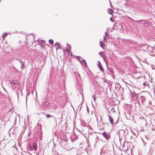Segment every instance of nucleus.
<instances>
[{"label": "nucleus", "mask_w": 155, "mask_h": 155, "mask_svg": "<svg viewBox=\"0 0 155 155\" xmlns=\"http://www.w3.org/2000/svg\"><path fill=\"white\" fill-rule=\"evenodd\" d=\"M52 88L48 84L44 89V94L46 99H48L52 97L53 95L52 91Z\"/></svg>", "instance_id": "obj_1"}, {"label": "nucleus", "mask_w": 155, "mask_h": 155, "mask_svg": "<svg viewBox=\"0 0 155 155\" xmlns=\"http://www.w3.org/2000/svg\"><path fill=\"white\" fill-rule=\"evenodd\" d=\"M130 19L134 22H137L141 27H144L147 28L149 26V22L147 20L142 19L140 20H134L131 18Z\"/></svg>", "instance_id": "obj_2"}, {"label": "nucleus", "mask_w": 155, "mask_h": 155, "mask_svg": "<svg viewBox=\"0 0 155 155\" xmlns=\"http://www.w3.org/2000/svg\"><path fill=\"white\" fill-rule=\"evenodd\" d=\"M103 136L104 137V138L107 140H108L110 139V135L109 133H107L106 132H104L102 133Z\"/></svg>", "instance_id": "obj_3"}, {"label": "nucleus", "mask_w": 155, "mask_h": 155, "mask_svg": "<svg viewBox=\"0 0 155 155\" xmlns=\"http://www.w3.org/2000/svg\"><path fill=\"white\" fill-rule=\"evenodd\" d=\"M47 118L48 119L50 118H51V120L54 122H56V118L54 116H51L49 114H47L46 115Z\"/></svg>", "instance_id": "obj_4"}, {"label": "nucleus", "mask_w": 155, "mask_h": 155, "mask_svg": "<svg viewBox=\"0 0 155 155\" xmlns=\"http://www.w3.org/2000/svg\"><path fill=\"white\" fill-rule=\"evenodd\" d=\"M37 130H38V134L37 136L38 137H40L39 139L40 140H41L42 136V130L41 129H39V130L37 129Z\"/></svg>", "instance_id": "obj_5"}, {"label": "nucleus", "mask_w": 155, "mask_h": 155, "mask_svg": "<svg viewBox=\"0 0 155 155\" xmlns=\"http://www.w3.org/2000/svg\"><path fill=\"white\" fill-rule=\"evenodd\" d=\"M130 91L131 93V97L133 98L135 97L136 99H137V94L135 93V92H132L130 90Z\"/></svg>", "instance_id": "obj_6"}, {"label": "nucleus", "mask_w": 155, "mask_h": 155, "mask_svg": "<svg viewBox=\"0 0 155 155\" xmlns=\"http://www.w3.org/2000/svg\"><path fill=\"white\" fill-rule=\"evenodd\" d=\"M98 67L100 70L102 72H104V70L103 69V68L102 65L101 64L100 62L99 61H98Z\"/></svg>", "instance_id": "obj_7"}, {"label": "nucleus", "mask_w": 155, "mask_h": 155, "mask_svg": "<svg viewBox=\"0 0 155 155\" xmlns=\"http://www.w3.org/2000/svg\"><path fill=\"white\" fill-rule=\"evenodd\" d=\"M108 116L110 122L111 124L112 125V126L114 127V123L113 119V118L110 116L109 115H108Z\"/></svg>", "instance_id": "obj_8"}, {"label": "nucleus", "mask_w": 155, "mask_h": 155, "mask_svg": "<svg viewBox=\"0 0 155 155\" xmlns=\"http://www.w3.org/2000/svg\"><path fill=\"white\" fill-rule=\"evenodd\" d=\"M10 83L11 85H17L18 84V81L16 80H12L11 81Z\"/></svg>", "instance_id": "obj_9"}, {"label": "nucleus", "mask_w": 155, "mask_h": 155, "mask_svg": "<svg viewBox=\"0 0 155 155\" xmlns=\"http://www.w3.org/2000/svg\"><path fill=\"white\" fill-rule=\"evenodd\" d=\"M140 99L141 101V102L142 103V104H143L144 102L146 99L145 97L142 95H140Z\"/></svg>", "instance_id": "obj_10"}, {"label": "nucleus", "mask_w": 155, "mask_h": 155, "mask_svg": "<svg viewBox=\"0 0 155 155\" xmlns=\"http://www.w3.org/2000/svg\"><path fill=\"white\" fill-rule=\"evenodd\" d=\"M54 45L55 46H58V48H56V49H61V45L60 44L58 43V42H56L55 45Z\"/></svg>", "instance_id": "obj_11"}, {"label": "nucleus", "mask_w": 155, "mask_h": 155, "mask_svg": "<svg viewBox=\"0 0 155 155\" xmlns=\"http://www.w3.org/2000/svg\"><path fill=\"white\" fill-rule=\"evenodd\" d=\"M100 47L103 49H104V44L102 41L100 42Z\"/></svg>", "instance_id": "obj_12"}, {"label": "nucleus", "mask_w": 155, "mask_h": 155, "mask_svg": "<svg viewBox=\"0 0 155 155\" xmlns=\"http://www.w3.org/2000/svg\"><path fill=\"white\" fill-rule=\"evenodd\" d=\"M49 105V103L48 102H43L42 104V106L43 107H46L48 106Z\"/></svg>", "instance_id": "obj_13"}, {"label": "nucleus", "mask_w": 155, "mask_h": 155, "mask_svg": "<svg viewBox=\"0 0 155 155\" xmlns=\"http://www.w3.org/2000/svg\"><path fill=\"white\" fill-rule=\"evenodd\" d=\"M120 87V85L119 84H117V85H116V86H115L116 89V90H119L120 89V87Z\"/></svg>", "instance_id": "obj_14"}, {"label": "nucleus", "mask_w": 155, "mask_h": 155, "mask_svg": "<svg viewBox=\"0 0 155 155\" xmlns=\"http://www.w3.org/2000/svg\"><path fill=\"white\" fill-rule=\"evenodd\" d=\"M33 148L35 151L37 149V146L35 143H34L33 144Z\"/></svg>", "instance_id": "obj_15"}, {"label": "nucleus", "mask_w": 155, "mask_h": 155, "mask_svg": "<svg viewBox=\"0 0 155 155\" xmlns=\"http://www.w3.org/2000/svg\"><path fill=\"white\" fill-rule=\"evenodd\" d=\"M108 12L109 14L111 15L113 13V11L111 9L109 8L108 9Z\"/></svg>", "instance_id": "obj_16"}, {"label": "nucleus", "mask_w": 155, "mask_h": 155, "mask_svg": "<svg viewBox=\"0 0 155 155\" xmlns=\"http://www.w3.org/2000/svg\"><path fill=\"white\" fill-rule=\"evenodd\" d=\"M48 42L51 45H53L54 44V41L52 39H49Z\"/></svg>", "instance_id": "obj_17"}, {"label": "nucleus", "mask_w": 155, "mask_h": 155, "mask_svg": "<svg viewBox=\"0 0 155 155\" xmlns=\"http://www.w3.org/2000/svg\"><path fill=\"white\" fill-rule=\"evenodd\" d=\"M77 59L80 61L81 62V63H82V61H81V59H82L81 58V57L79 56H77Z\"/></svg>", "instance_id": "obj_18"}, {"label": "nucleus", "mask_w": 155, "mask_h": 155, "mask_svg": "<svg viewBox=\"0 0 155 155\" xmlns=\"http://www.w3.org/2000/svg\"><path fill=\"white\" fill-rule=\"evenodd\" d=\"M96 95L95 94H94L93 96V98L94 100V102H95L96 101Z\"/></svg>", "instance_id": "obj_19"}, {"label": "nucleus", "mask_w": 155, "mask_h": 155, "mask_svg": "<svg viewBox=\"0 0 155 155\" xmlns=\"http://www.w3.org/2000/svg\"><path fill=\"white\" fill-rule=\"evenodd\" d=\"M24 65H25V63H24V61H23L21 63V68L22 69L23 68V67H24Z\"/></svg>", "instance_id": "obj_20"}, {"label": "nucleus", "mask_w": 155, "mask_h": 155, "mask_svg": "<svg viewBox=\"0 0 155 155\" xmlns=\"http://www.w3.org/2000/svg\"><path fill=\"white\" fill-rule=\"evenodd\" d=\"M7 35V34L6 32L4 33L2 35V37L3 38H4Z\"/></svg>", "instance_id": "obj_21"}, {"label": "nucleus", "mask_w": 155, "mask_h": 155, "mask_svg": "<svg viewBox=\"0 0 155 155\" xmlns=\"http://www.w3.org/2000/svg\"><path fill=\"white\" fill-rule=\"evenodd\" d=\"M152 51H151V53H153V51L154 50H155V45H154V47L152 48ZM154 55L155 56V54Z\"/></svg>", "instance_id": "obj_22"}, {"label": "nucleus", "mask_w": 155, "mask_h": 155, "mask_svg": "<svg viewBox=\"0 0 155 155\" xmlns=\"http://www.w3.org/2000/svg\"><path fill=\"white\" fill-rule=\"evenodd\" d=\"M103 38H104V40H103L105 42H106L107 41V39L106 38V37L104 36Z\"/></svg>", "instance_id": "obj_23"}, {"label": "nucleus", "mask_w": 155, "mask_h": 155, "mask_svg": "<svg viewBox=\"0 0 155 155\" xmlns=\"http://www.w3.org/2000/svg\"><path fill=\"white\" fill-rule=\"evenodd\" d=\"M68 54L70 56H71L72 55V53L70 51H69L68 53Z\"/></svg>", "instance_id": "obj_24"}, {"label": "nucleus", "mask_w": 155, "mask_h": 155, "mask_svg": "<svg viewBox=\"0 0 155 155\" xmlns=\"http://www.w3.org/2000/svg\"><path fill=\"white\" fill-rule=\"evenodd\" d=\"M12 86L13 89H14L15 88L17 87L16 85H12Z\"/></svg>", "instance_id": "obj_25"}, {"label": "nucleus", "mask_w": 155, "mask_h": 155, "mask_svg": "<svg viewBox=\"0 0 155 155\" xmlns=\"http://www.w3.org/2000/svg\"><path fill=\"white\" fill-rule=\"evenodd\" d=\"M86 107H87V113L89 114V110L88 107L87 105L86 106Z\"/></svg>", "instance_id": "obj_26"}, {"label": "nucleus", "mask_w": 155, "mask_h": 155, "mask_svg": "<svg viewBox=\"0 0 155 155\" xmlns=\"http://www.w3.org/2000/svg\"><path fill=\"white\" fill-rule=\"evenodd\" d=\"M16 59L18 60L19 61V62H20L21 63L23 62L21 59Z\"/></svg>", "instance_id": "obj_27"}, {"label": "nucleus", "mask_w": 155, "mask_h": 155, "mask_svg": "<svg viewBox=\"0 0 155 155\" xmlns=\"http://www.w3.org/2000/svg\"><path fill=\"white\" fill-rule=\"evenodd\" d=\"M105 35L106 37H107V36L108 35V33L107 32H105Z\"/></svg>", "instance_id": "obj_28"}, {"label": "nucleus", "mask_w": 155, "mask_h": 155, "mask_svg": "<svg viewBox=\"0 0 155 155\" xmlns=\"http://www.w3.org/2000/svg\"><path fill=\"white\" fill-rule=\"evenodd\" d=\"M67 46H68L67 48H68V49H71V46L70 45H67Z\"/></svg>", "instance_id": "obj_29"}, {"label": "nucleus", "mask_w": 155, "mask_h": 155, "mask_svg": "<svg viewBox=\"0 0 155 155\" xmlns=\"http://www.w3.org/2000/svg\"><path fill=\"white\" fill-rule=\"evenodd\" d=\"M110 21H111L112 22H114V21L113 20V18L112 17L110 18Z\"/></svg>", "instance_id": "obj_30"}, {"label": "nucleus", "mask_w": 155, "mask_h": 155, "mask_svg": "<svg viewBox=\"0 0 155 155\" xmlns=\"http://www.w3.org/2000/svg\"><path fill=\"white\" fill-rule=\"evenodd\" d=\"M98 138H99V137H98V136H97L96 137V142L97 141H98Z\"/></svg>", "instance_id": "obj_31"}, {"label": "nucleus", "mask_w": 155, "mask_h": 155, "mask_svg": "<svg viewBox=\"0 0 155 155\" xmlns=\"http://www.w3.org/2000/svg\"><path fill=\"white\" fill-rule=\"evenodd\" d=\"M84 63L85 66L87 67V65L86 61L84 62Z\"/></svg>", "instance_id": "obj_32"}, {"label": "nucleus", "mask_w": 155, "mask_h": 155, "mask_svg": "<svg viewBox=\"0 0 155 155\" xmlns=\"http://www.w3.org/2000/svg\"><path fill=\"white\" fill-rule=\"evenodd\" d=\"M84 63L85 66L87 67V65L86 61L84 62Z\"/></svg>", "instance_id": "obj_33"}, {"label": "nucleus", "mask_w": 155, "mask_h": 155, "mask_svg": "<svg viewBox=\"0 0 155 155\" xmlns=\"http://www.w3.org/2000/svg\"><path fill=\"white\" fill-rule=\"evenodd\" d=\"M82 103H81V104L79 105V106L81 105V107H80V110H81V108L82 107Z\"/></svg>", "instance_id": "obj_34"}, {"label": "nucleus", "mask_w": 155, "mask_h": 155, "mask_svg": "<svg viewBox=\"0 0 155 155\" xmlns=\"http://www.w3.org/2000/svg\"><path fill=\"white\" fill-rule=\"evenodd\" d=\"M118 25H120L121 26V25H120V24H119L118 23H116V24H114V26H115V25H116V26H117Z\"/></svg>", "instance_id": "obj_35"}, {"label": "nucleus", "mask_w": 155, "mask_h": 155, "mask_svg": "<svg viewBox=\"0 0 155 155\" xmlns=\"http://www.w3.org/2000/svg\"><path fill=\"white\" fill-rule=\"evenodd\" d=\"M89 128L91 130H92V128L90 126H89Z\"/></svg>", "instance_id": "obj_36"}, {"label": "nucleus", "mask_w": 155, "mask_h": 155, "mask_svg": "<svg viewBox=\"0 0 155 155\" xmlns=\"http://www.w3.org/2000/svg\"><path fill=\"white\" fill-rule=\"evenodd\" d=\"M28 148H29V149L31 148V145L29 144V145H28Z\"/></svg>", "instance_id": "obj_37"}, {"label": "nucleus", "mask_w": 155, "mask_h": 155, "mask_svg": "<svg viewBox=\"0 0 155 155\" xmlns=\"http://www.w3.org/2000/svg\"><path fill=\"white\" fill-rule=\"evenodd\" d=\"M65 51L66 52H68L69 51L68 50V48H67V49L65 50Z\"/></svg>", "instance_id": "obj_38"}, {"label": "nucleus", "mask_w": 155, "mask_h": 155, "mask_svg": "<svg viewBox=\"0 0 155 155\" xmlns=\"http://www.w3.org/2000/svg\"><path fill=\"white\" fill-rule=\"evenodd\" d=\"M118 120L117 121H116L115 122V123H114L115 125L116 124H117V123H118Z\"/></svg>", "instance_id": "obj_39"}, {"label": "nucleus", "mask_w": 155, "mask_h": 155, "mask_svg": "<svg viewBox=\"0 0 155 155\" xmlns=\"http://www.w3.org/2000/svg\"><path fill=\"white\" fill-rule=\"evenodd\" d=\"M110 6L112 8V7H113V6L112 5H111V2L110 1Z\"/></svg>", "instance_id": "obj_40"}, {"label": "nucleus", "mask_w": 155, "mask_h": 155, "mask_svg": "<svg viewBox=\"0 0 155 155\" xmlns=\"http://www.w3.org/2000/svg\"><path fill=\"white\" fill-rule=\"evenodd\" d=\"M143 144H144V145L145 146H146V143L145 142H144L143 140Z\"/></svg>", "instance_id": "obj_41"}, {"label": "nucleus", "mask_w": 155, "mask_h": 155, "mask_svg": "<svg viewBox=\"0 0 155 155\" xmlns=\"http://www.w3.org/2000/svg\"><path fill=\"white\" fill-rule=\"evenodd\" d=\"M82 59V60L81 61H83L84 62H85V61H86L85 60H84V59Z\"/></svg>", "instance_id": "obj_42"}, {"label": "nucleus", "mask_w": 155, "mask_h": 155, "mask_svg": "<svg viewBox=\"0 0 155 155\" xmlns=\"http://www.w3.org/2000/svg\"><path fill=\"white\" fill-rule=\"evenodd\" d=\"M103 57V59H104V60L106 62V64H107V62H106V60L104 58V57Z\"/></svg>", "instance_id": "obj_43"}, {"label": "nucleus", "mask_w": 155, "mask_h": 155, "mask_svg": "<svg viewBox=\"0 0 155 155\" xmlns=\"http://www.w3.org/2000/svg\"><path fill=\"white\" fill-rule=\"evenodd\" d=\"M41 41V42H43L44 43H45V41H44V40H42Z\"/></svg>", "instance_id": "obj_44"}, {"label": "nucleus", "mask_w": 155, "mask_h": 155, "mask_svg": "<svg viewBox=\"0 0 155 155\" xmlns=\"http://www.w3.org/2000/svg\"><path fill=\"white\" fill-rule=\"evenodd\" d=\"M30 150H32V149L31 147V148L30 149Z\"/></svg>", "instance_id": "obj_45"}, {"label": "nucleus", "mask_w": 155, "mask_h": 155, "mask_svg": "<svg viewBox=\"0 0 155 155\" xmlns=\"http://www.w3.org/2000/svg\"><path fill=\"white\" fill-rule=\"evenodd\" d=\"M138 104L139 105H140V103L139 101H138Z\"/></svg>", "instance_id": "obj_46"}, {"label": "nucleus", "mask_w": 155, "mask_h": 155, "mask_svg": "<svg viewBox=\"0 0 155 155\" xmlns=\"http://www.w3.org/2000/svg\"><path fill=\"white\" fill-rule=\"evenodd\" d=\"M17 95L18 97V92H17Z\"/></svg>", "instance_id": "obj_47"}, {"label": "nucleus", "mask_w": 155, "mask_h": 155, "mask_svg": "<svg viewBox=\"0 0 155 155\" xmlns=\"http://www.w3.org/2000/svg\"><path fill=\"white\" fill-rule=\"evenodd\" d=\"M149 103L150 104H151V102H150L149 101Z\"/></svg>", "instance_id": "obj_48"}, {"label": "nucleus", "mask_w": 155, "mask_h": 155, "mask_svg": "<svg viewBox=\"0 0 155 155\" xmlns=\"http://www.w3.org/2000/svg\"><path fill=\"white\" fill-rule=\"evenodd\" d=\"M30 136V134L29 133L28 135V136Z\"/></svg>", "instance_id": "obj_49"}, {"label": "nucleus", "mask_w": 155, "mask_h": 155, "mask_svg": "<svg viewBox=\"0 0 155 155\" xmlns=\"http://www.w3.org/2000/svg\"><path fill=\"white\" fill-rule=\"evenodd\" d=\"M145 83H143V85H145Z\"/></svg>", "instance_id": "obj_50"}, {"label": "nucleus", "mask_w": 155, "mask_h": 155, "mask_svg": "<svg viewBox=\"0 0 155 155\" xmlns=\"http://www.w3.org/2000/svg\"><path fill=\"white\" fill-rule=\"evenodd\" d=\"M84 150H86V151H87V149H84Z\"/></svg>", "instance_id": "obj_51"}, {"label": "nucleus", "mask_w": 155, "mask_h": 155, "mask_svg": "<svg viewBox=\"0 0 155 155\" xmlns=\"http://www.w3.org/2000/svg\"><path fill=\"white\" fill-rule=\"evenodd\" d=\"M101 52H99L98 53L99 54H101Z\"/></svg>", "instance_id": "obj_52"}, {"label": "nucleus", "mask_w": 155, "mask_h": 155, "mask_svg": "<svg viewBox=\"0 0 155 155\" xmlns=\"http://www.w3.org/2000/svg\"><path fill=\"white\" fill-rule=\"evenodd\" d=\"M140 93H140V94H138V96H139V95H140Z\"/></svg>", "instance_id": "obj_53"}, {"label": "nucleus", "mask_w": 155, "mask_h": 155, "mask_svg": "<svg viewBox=\"0 0 155 155\" xmlns=\"http://www.w3.org/2000/svg\"><path fill=\"white\" fill-rule=\"evenodd\" d=\"M27 97H26V102H27Z\"/></svg>", "instance_id": "obj_54"}, {"label": "nucleus", "mask_w": 155, "mask_h": 155, "mask_svg": "<svg viewBox=\"0 0 155 155\" xmlns=\"http://www.w3.org/2000/svg\"><path fill=\"white\" fill-rule=\"evenodd\" d=\"M87 153L88 154V151H87Z\"/></svg>", "instance_id": "obj_55"}, {"label": "nucleus", "mask_w": 155, "mask_h": 155, "mask_svg": "<svg viewBox=\"0 0 155 155\" xmlns=\"http://www.w3.org/2000/svg\"><path fill=\"white\" fill-rule=\"evenodd\" d=\"M29 95V94L27 93V95Z\"/></svg>", "instance_id": "obj_56"}, {"label": "nucleus", "mask_w": 155, "mask_h": 155, "mask_svg": "<svg viewBox=\"0 0 155 155\" xmlns=\"http://www.w3.org/2000/svg\"><path fill=\"white\" fill-rule=\"evenodd\" d=\"M29 95V94L27 93V95Z\"/></svg>", "instance_id": "obj_57"}, {"label": "nucleus", "mask_w": 155, "mask_h": 155, "mask_svg": "<svg viewBox=\"0 0 155 155\" xmlns=\"http://www.w3.org/2000/svg\"><path fill=\"white\" fill-rule=\"evenodd\" d=\"M21 94H22V92L21 91Z\"/></svg>", "instance_id": "obj_58"}, {"label": "nucleus", "mask_w": 155, "mask_h": 155, "mask_svg": "<svg viewBox=\"0 0 155 155\" xmlns=\"http://www.w3.org/2000/svg\"><path fill=\"white\" fill-rule=\"evenodd\" d=\"M5 91L6 92H7V91H6V90H5Z\"/></svg>", "instance_id": "obj_59"}, {"label": "nucleus", "mask_w": 155, "mask_h": 155, "mask_svg": "<svg viewBox=\"0 0 155 155\" xmlns=\"http://www.w3.org/2000/svg\"><path fill=\"white\" fill-rule=\"evenodd\" d=\"M100 56H101V57H102L101 55H100Z\"/></svg>", "instance_id": "obj_60"}, {"label": "nucleus", "mask_w": 155, "mask_h": 155, "mask_svg": "<svg viewBox=\"0 0 155 155\" xmlns=\"http://www.w3.org/2000/svg\"><path fill=\"white\" fill-rule=\"evenodd\" d=\"M0 2H1V0H0Z\"/></svg>", "instance_id": "obj_61"}]
</instances>
